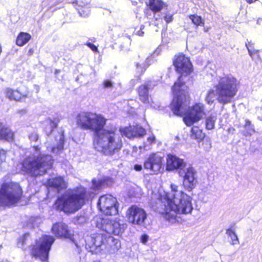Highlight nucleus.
<instances>
[{
	"label": "nucleus",
	"mask_w": 262,
	"mask_h": 262,
	"mask_svg": "<svg viewBox=\"0 0 262 262\" xmlns=\"http://www.w3.org/2000/svg\"><path fill=\"white\" fill-rule=\"evenodd\" d=\"M146 6L147 8L144 10V14L147 18H149L151 15L150 11L155 15L166 7V4L162 0H148Z\"/></svg>",
	"instance_id": "nucleus-19"
},
{
	"label": "nucleus",
	"mask_w": 262,
	"mask_h": 262,
	"mask_svg": "<svg viewBox=\"0 0 262 262\" xmlns=\"http://www.w3.org/2000/svg\"><path fill=\"white\" fill-rule=\"evenodd\" d=\"M189 18L191 19L192 23L196 26H204L205 23L201 16L196 14H191L189 15Z\"/></svg>",
	"instance_id": "nucleus-27"
},
{
	"label": "nucleus",
	"mask_w": 262,
	"mask_h": 262,
	"mask_svg": "<svg viewBox=\"0 0 262 262\" xmlns=\"http://www.w3.org/2000/svg\"><path fill=\"white\" fill-rule=\"evenodd\" d=\"M15 139V133L8 126L3 123L0 134V140L13 142Z\"/></svg>",
	"instance_id": "nucleus-22"
},
{
	"label": "nucleus",
	"mask_w": 262,
	"mask_h": 262,
	"mask_svg": "<svg viewBox=\"0 0 262 262\" xmlns=\"http://www.w3.org/2000/svg\"><path fill=\"white\" fill-rule=\"evenodd\" d=\"M172 93L173 97L170 104V109L175 115L183 117V121L186 126H192L203 118L205 112L204 106L201 103H195L185 111V107L190 102V97L188 91L183 90Z\"/></svg>",
	"instance_id": "nucleus-3"
},
{
	"label": "nucleus",
	"mask_w": 262,
	"mask_h": 262,
	"mask_svg": "<svg viewBox=\"0 0 262 262\" xmlns=\"http://www.w3.org/2000/svg\"><path fill=\"white\" fill-rule=\"evenodd\" d=\"M54 241V238L51 235H42L32 246L31 255L35 258H39L42 261L48 262L49 252Z\"/></svg>",
	"instance_id": "nucleus-10"
},
{
	"label": "nucleus",
	"mask_w": 262,
	"mask_h": 262,
	"mask_svg": "<svg viewBox=\"0 0 262 262\" xmlns=\"http://www.w3.org/2000/svg\"><path fill=\"white\" fill-rule=\"evenodd\" d=\"M34 53V49L33 48H30L28 50L27 55L28 56H31L33 55Z\"/></svg>",
	"instance_id": "nucleus-40"
},
{
	"label": "nucleus",
	"mask_w": 262,
	"mask_h": 262,
	"mask_svg": "<svg viewBox=\"0 0 262 262\" xmlns=\"http://www.w3.org/2000/svg\"><path fill=\"white\" fill-rule=\"evenodd\" d=\"M171 189L174 192H177L178 191V186L177 185H175L174 184L171 185Z\"/></svg>",
	"instance_id": "nucleus-41"
},
{
	"label": "nucleus",
	"mask_w": 262,
	"mask_h": 262,
	"mask_svg": "<svg viewBox=\"0 0 262 262\" xmlns=\"http://www.w3.org/2000/svg\"><path fill=\"white\" fill-rule=\"evenodd\" d=\"M253 52L256 53H254L255 54H253L252 56H250L252 59L256 60H261V58L259 54V51L255 50L253 51Z\"/></svg>",
	"instance_id": "nucleus-35"
},
{
	"label": "nucleus",
	"mask_w": 262,
	"mask_h": 262,
	"mask_svg": "<svg viewBox=\"0 0 262 262\" xmlns=\"http://www.w3.org/2000/svg\"><path fill=\"white\" fill-rule=\"evenodd\" d=\"M155 20H158V18H155Z\"/></svg>",
	"instance_id": "nucleus-48"
},
{
	"label": "nucleus",
	"mask_w": 262,
	"mask_h": 262,
	"mask_svg": "<svg viewBox=\"0 0 262 262\" xmlns=\"http://www.w3.org/2000/svg\"><path fill=\"white\" fill-rule=\"evenodd\" d=\"M163 158L155 152L151 153L144 161L143 166L146 169L151 171L157 174L163 169Z\"/></svg>",
	"instance_id": "nucleus-14"
},
{
	"label": "nucleus",
	"mask_w": 262,
	"mask_h": 262,
	"mask_svg": "<svg viewBox=\"0 0 262 262\" xmlns=\"http://www.w3.org/2000/svg\"><path fill=\"white\" fill-rule=\"evenodd\" d=\"M120 204L117 198L112 194H105L99 196L97 206L104 216H112L119 214Z\"/></svg>",
	"instance_id": "nucleus-11"
},
{
	"label": "nucleus",
	"mask_w": 262,
	"mask_h": 262,
	"mask_svg": "<svg viewBox=\"0 0 262 262\" xmlns=\"http://www.w3.org/2000/svg\"><path fill=\"white\" fill-rule=\"evenodd\" d=\"M164 19L167 24L170 23L172 22L173 19V15L169 13H167L164 16Z\"/></svg>",
	"instance_id": "nucleus-33"
},
{
	"label": "nucleus",
	"mask_w": 262,
	"mask_h": 262,
	"mask_svg": "<svg viewBox=\"0 0 262 262\" xmlns=\"http://www.w3.org/2000/svg\"><path fill=\"white\" fill-rule=\"evenodd\" d=\"M5 96L10 101L15 102H24L31 97V93L29 89L24 86V90L20 88L13 89L11 88H6L4 90Z\"/></svg>",
	"instance_id": "nucleus-13"
},
{
	"label": "nucleus",
	"mask_w": 262,
	"mask_h": 262,
	"mask_svg": "<svg viewBox=\"0 0 262 262\" xmlns=\"http://www.w3.org/2000/svg\"><path fill=\"white\" fill-rule=\"evenodd\" d=\"M246 1L249 4L253 3L255 2L256 1H257V0H246Z\"/></svg>",
	"instance_id": "nucleus-46"
},
{
	"label": "nucleus",
	"mask_w": 262,
	"mask_h": 262,
	"mask_svg": "<svg viewBox=\"0 0 262 262\" xmlns=\"http://www.w3.org/2000/svg\"><path fill=\"white\" fill-rule=\"evenodd\" d=\"M31 38L32 36L29 33L20 32L17 35L15 43L19 47H22L28 42Z\"/></svg>",
	"instance_id": "nucleus-25"
},
{
	"label": "nucleus",
	"mask_w": 262,
	"mask_h": 262,
	"mask_svg": "<svg viewBox=\"0 0 262 262\" xmlns=\"http://www.w3.org/2000/svg\"><path fill=\"white\" fill-rule=\"evenodd\" d=\"M32 148L36 151H39L40 150V148L38 145H34L32 146Z\"/></svg>",
	"instance_id": "nucleus-42"
},
{
	"label": "nucleus",
	"mask_w": 262,
	"mask_h": 262,
	"mask_svg": "<svg viewBox=\"0 0 262 262\" xmlns=\"http://www.w3.org/2000/svg\"><path fill=\"white\" fill-rule=\"evenodd\" d=\"M196 171L194 168L191 165L186 167V165L182 167L179 170L180 176L183 178V185L184 187L189 191H191L195 186V178Z\"/></svg>",
	"instance_id": "nucleus-16"
},
{
	"label": "nucleus",
	"mask_w": 262,
	"mask_h": 262,
	"mask_svg": "<svg viewBox=\"0 0 262 262\" xmlns=\"http://www.w3.org/2000/svg\"><path fill=\"white\" fill-rule=\"evenodd\" d=\"M148 239V237L146 234H143L141 237V241L142 243L145 244L147 242Z\"/></svg>",
	"instance_id": "nucleus-38"
},
{
	"label": "nucleus",
	"mask_w": 262,
	"mask_h": 262,
	"mask_svg": "<svg viewBox=\"0 0 262 262\" xmlns=\"http://www.w3.org/2000/svg\"><path fill=\"white\" fill-rule=\"evenodd\" d=\"M246 46L248 49L250 56H252L253 54H255V52H253V51L255 50L254 49V44L251 41H248V43H246Z\"/></svg>",
	"instance_id": "nucleus-31"
},
{
	"label": "nucleus",
	"mask_w": 262,
	"mask_h": 262,
	"mask_svg": "<svg viewBox=\"0 0 262 262\" xmlns=\"http://www.w3.org/2000/svg\"><path fill=\"white\" fill-rule=\"evenodd\" d=\"M94 193L82 186L69 190L67 193L58 196L53 204L57 211L66 214H72L80 209L86 203L92 201Z\"/></svg>",
	"instance_id": "nucleus-5"
},
{
	"label": "nucleus",
	"mask_w": 262,
	"mask_h": 262,
	"mask_svg": "<svg viewBox=\"0 0 262 262\" xmlns=\"http://www.w3.org/2000/svg\"><path fill=\"white\" fill-rule=\"evenodd\" d=\"M29 139L33 142H37L38 140V136L35 133H32L29 135Z\"/></svg>",
	"instance_id": "nucleus-37"
},
{
	"label": "nucleus",
	"mask_w": 262,
	"mask_h": 262,
	"mask_svg": "<svg viewBox=\"0 0 262 262\" xmlns=\"http://www.w3.org/2000/svg\"><path fill=\"white\" fill-rule=\"evenodd\" d=\"M54 159L50 154H39L28 156L20 162V171L31 177L36 178L46 174L53 168Z\"/></svg>",
	"instance_id": "nucleus-7"
},
{
	"label": "nucleus",
	"mask_w": 262,
	"mask_h": 262,
	"mask_svg": "<svg viewBox=\"0 0 262 262\" xmlns=\"http://www.w3.org/2000/svg\"><path fill=\"white\" fill-rule=\"evenodd\" d=\"M172 64L176 71L180 74L177 81L172 86V92H174L183 90L181 88L185 84V82L182 80V77L189 75L193 69L189 58L182 53H179L174 56Z\"/></svg>",
	"instance_id": "nucleus-9"
},
{
	"label": "nucleus",
	"mask_w": 262,
	"mask_h": 262,
	"mask_svg": "<svg viewBox=\"0 0 262 262\" xmlns=\"http://www.w3.org/2000/svg\"><path fill=\"white\" fill-rule=\"evenodd\" d=\"M85 45L88 46L89 48H90L94 52H98V49L96 46L94 45L92 43H91L90 42H86L85 43Z\"/></svg>",
	"instance_id": "nucleus-34"
},
{
	"label": "nucleus",
	"mask_w": 262,
	"mask_h": 262,
	"mask_svg": "<svg viewBox=\"0 0 262 262\" xmlns=\"http://www.w3.org/2000/svg\"><path fill=\"white\" fill-rule=\"evenodd\" d=\"M7 151L3 148H0V164L5 161Z\"/></svg>",
	"instance_id": "nucleus-32"
},
{
	"label": "nucleus",
	"mask_w": 262,
	"mask_h": 262,
	"mask_svg": "<svg viewBox=\"0 0 262 262\" xmlns=\"http://www.w3.org/2000/svg\"><path fill=\"white\" fill-rule=\"evenodd\" d=\"M139 99L144 103H149V88L147 84H142L137 89Z\"/></svg>",
	"instance_id": "nucleus-23"
},
{
	"label": "nucleus",
	"mask_w": 262,
	"mask_h": 262,
	"mask_svg": "<svg viewBox=\"0 0 262 262\" xmlns=\"http://www.w3.org/2000/svg\"><path fill=\"white\" fill-rule=\"evenodd\" d=\"M125 215L129 223L136 225H142L147 218L145 211L136 205H132L128 208Z\"/></svg>",
	"instance_id": "nucleus-12"
},
{
	"label": "nucleus",
	"mask_w": 262,
	"mask_h": 262,
	"mask_svg": "<svg viewBox=\"0 0 262 262\" xmlns=\"http://www.w3.org/2000/svg\"><path fill=\"white\" fill-rule=\"evenodd\" d=\"M107 121L102 115L91 112H80L76 118L79 128L93 132L95 148L104 155L112 156L120 151L123 142L115 125L105 127Z\"/></svg>",
	"instance_id": "nucleus-1"
},
{
	"label": "nucleus",
	"mask_w": 262,
	"mask_h": 262,
	"mask_svg": "<svg viewBox=\"0 0 262 262\" xmlns=\"http://www.w3.org/2000/svg\"><path fill=\"white\" fill-rule=\"evenodd\" d=\"M185 165L186 163L183 159L172 155L167 156L166 163V168L167 170L172 171L178 169L180 170Z\"/></svg>",
	"instance_id": "nucleus-20"
},
{
	"label": "nucleus",
	"mask_w": 262,
	"mask_h": 262,
	"mask_svg": "<svg viewBox=\"0 0 262 262\" xmlns=\"http://www.w3.org/2000/svg\"><path fill=\"white\" fill-rule=\"evenodd\" d=\"M111 182V179L107 177L99 180L93 179L91 189L94 191H99L108 187Z\"/></svg>",
	"instance_id": "nucleus-21"
},
{
	"label": "nucleus",
	"mask_w": 262,
	"mask_h": 262,
	"mask_svg": "<svg viewBox=\"0 0 262 262\" xmlns=\"http://www.w3.org/2000/svg\"><path fill=\"white\" fill-rule=\"evenodd\" d=\"M134 169L137 171H140L142 170V167L141 165L135 164L134 166Z\"/></svg>",
	"instance_id": "nucleus-39"
},
{
	"label": "nucleus",
	"mask_w": 262,
	"mask_h": 262,
	"mask_svg": "<svg viewBox=\"0 0 262 262\" xmlns=\"http://www.w3.org/2000/svg\"><path fill=\"white\" fill-rule=\"evenodd\" d=\"M60 72V70H55V74H58Z\"/></svg>",
	"instance_id": "nucleus-47"
},
{
	"label": "nucleus",
	"mask_w": 262,
	"mask_h": 262,
	"mask_svg": "<svg viewBox=\"0 0 262 262\" xmlns=\"http://www.w3.org/2000/svg\"><path fill=\"white\" fill-rule=\"evenodd\" d=\"M46 186L48 188H52L57 192H59L67 188L68 183L63 177L57 176L48 179L46 182Z\"/></svg>",
	"instance_id": "nucleus-18"
},
{
	"label": "nucleus",
	"mask_w": 262,
	"mask_h": 262,
	"mask_svg": "<svg viewBox=\"0 0 262 262\" xmlns=\"http://www.w3.org/2000/svg\"><path fill=\"white\" fill-rule=\"evenodd\" d=\"M251 124V121L249 120H246L245 121V126H249Z\"/></svg>",
	"instance_id": "nucleus-44"
},
{
	"label": "nucleus",
	"mask_w": 262,
	"mask_h": 262,
	"mask_svg": "<svg viewBox=\"0 0 262 262\" xmlns=\"http://www.w3.org/2000/svg\"><path fill=\"white\" fill-rule=\"evenodd\" d=\"M191 139L195 140L198 142L203 141L205 137V134L198 126H193L190 130Z\"/></svg>",
	"instance_id": "nucleus-24"
},
{
	"label": "nucleus",
	"mask_w": 262,
	"mask_h": 262,
	"mask_svg": "<svg viewBox=\"0 0 262 262\" xmlns=\"http://www.w3.org/2000/svg\"><path fill=\"white\" fill-rule=\"evenodd\" d=\"M51 231L56 238L74 241V231L63 222H57L54 223Z\"/></svg>",
	"instance_id": "nucleus-15"
},
{
	"label": "nucleus",
	"mask_w": 262,
	"mask_h": 262,
	"mask_svg": "<svg viewBox=\"0 0 262 262\" xmlns=\"http://www.w3.org/2000/svg\"><path fill=\"white\" fill-rule=\"evenodd\" d=\"M127 227L126 224H121L118 221L103 219L101 220V228L105 233H96L91 236V244L90 245L91 250L93 253L100 252L103 250H114L113 245L110 242L115 243L116 245H120L118 240L114 238L110 234L115 235H120L125 231ZM118 249V246H116Z\"/></svg>",
	"instance_id": "nucleus-4"
},
{
	"label": "nucleus",
	"mask_w": 262,
	"mask_h": 262,
	"mask_svg": "<svg viewBox=\"0 0 262 262\" xmlns=\"http://www.w3.org/2000/svg\"><path fill=\"white\" fill-rule=\"evenodd\" d=\"M239 85V81L230 74L220 76L217 83L214 86L215 92L212 89L209 90L205 97V101L209 104H212L216 95V100L220 104L230 103L236 96Z\"/></svg>",
	"instance_id": "nucleus-6"
},
{
	"label": "nucleus",
	"mask_w": 262,
	"mask_h": 262,
	"mask_svg": "<svg viewBox=\"0 0 262 262\" xmlns=\"http://www.w3.org/2000/svg\"><path fill=\"white\" fill-rule=\"evenodd\" d=\"M119 131L123 136L130 139L142 138L146 133V130L142 126L138 124L120 127Z\"/></svg>",
	"instance_id": "nucleus-17"
},
{
	"label": "nucleus",
	"mask_w": 262,
	"mask_h": 262,
	"mask_svg": "<svg viewBox=\"0 0 262 262\" xmlns=\"http://www.w3.org/2000/svg\"><path fill=\"white\" fill-rule=\"evenodd\" d=\"M29 236V233L27 232L19 237L17 241V246L19 247H23L27 244Z\"/></svg>",
	"instance_id": "nucleus-29"
},
{
	"label": "nucleus",
	"mask_w": 262,
	"mask_h": 262,
	"mask_svg": "<svg viewBox=\"0 0 262 262\" xmlns=\"http://www.w3.org/2000/svg\"><path fill=\"white\" fill-rule=\"evenodd\" d=\"M103 86L106 88H111L113 86L112 82L108 79L105 80L103 82Z\"/></svg>",
	"instance_id": "nucleus-36"
},
{
	"label": "nucleus",
	"mask_w": 262,
	"mask_h": 262,
	"mask_svg": "<svg viewBox=\"0 0 262 262\" xmlns=\"http://www.w3.org/2000/svg\"><path fill=\"white\" fill-rule=\"evenodd\" d=\"M137 34L139 35V36H143V34H144V32L142 31V30L141 29L140 31H138L137 32Z\"/></svg>",
	"instance_id": "nucleus-45"
},
{
	"label": "nucleus",
	"mask_w": 262,
	"mask_h": 262,
	"mask_svg": "<svg viewBox=\"0 0 262 262\" xmlns=\"http://www.w3.org/2000/svg\"><path fill=\"white\" fill-rule=\"evenodd\" d=\"M24 198L22 187L18 183H3L0 188V206H14L20 203Z\"/></svg>",
	"instance_id": "nucleus-8"
},
{
	"label": "nucleus",
	"mask_w": 262,
	"mask_h": 262,
	"mask_svg": "<svg viewBox=\"0 0 262 262\" xmlns=\"http://www.w3.org/2000/svg\"><path fill=\"white\" fill-rule=\"evenodd\" d=\"M148 141L151 143H154L155 142V138L154 137H150L148 138Z\"/></svg>",
	"instance_id": "nucleus-43"
},
{
	"label": "nucleus",
	"mask_w": 262,
	"mask_h": 262,
	"mask_svg": "<svg viewBox=\"0 0 262 262\" xmlns=\"http://www.w3.org/2000/svg\"><path fill=\"white\" fill-rule=\"evenodd\" d=\"M215 122V119L213 116H210L206 118L205 127L207 130H211L214 128Z\"/></svg>",
	"instance_id": "nucleus-30"
},
{
	"label": "nucleus",
	"mask_w": 262,
	"mask_h": 262,
	"mask_svg": "<svg viewBox=\"0 0 262 262\" xmlns=\"http://www.w3.org/2000/svg\"><path fill=\"white\" fill-rule=\"evenodd\" d=\"M226 234L231 239V244L236 245L239 244L237 236L235 233L234 229L230 228L226 230Z\"/></svg>",
	"instance_id": "nucleus-28"
},
{
	"label": "nucleus",
	"mask_w": 262,
	"mask_h": 262,
	"mask_svg": "<svg viewBox=\"0 0 262 262\" xmlns=\"http://www.w3.org/2000/svg\"><path fill=\"white\" fill-rule=\"evenodd\" d=\"M75 3V8L81 16L86 17L89 14L90 10L88 4L77 1Z\"/></svg>",
	"instance_id": "nucleus-26"
},
{
	"label": "nucleus",
	"mask_w": 262,
	"mask_h": 262,
	"mask_svg": "<svg viewBox=\"0 0 262 262\" xmlns=\"http://www.w3.org/2000/svg\"><path fill=\"white\" fill-rule=\"evenodd\" d=\"M180 194L178 204L167 193L158 194L151 202V207L155 212L165 220L174 223L177 222L178 214L190 213L193 209L191 198L182 191Z\"/></svg>",
	"instance_id": "nucleus-2"
}]
</instances>
